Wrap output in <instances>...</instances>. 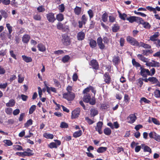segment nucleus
<instances>
[{"label": "nucleus", "instance_id": "1", "mask_svg": "<svg viewBox=\"0 0 160 160\" xmlns=\"http://www.w3.org/2000/svg\"><path fill=\"white\" fill-rule=\"evenodd\" d=\"M26 151H25L23 152H17L16 154L17 155L23 157L25 156L29 157L34 155V153H33V151L31 150L30 148H27Z\"/></svg>", "mask_w": 160, "mask_h": 160}, {"label": "nucleus", "instance_id": "2", "mask_svg": "<svg viewBox=\"0 0 160 160\" xmlns=\"http://www.w3.org/2000/svg\"><path fill=\"white\" fill-rule=\"evenodd\" d=\"M127 42L131 45L136 47L139 46V43L134 38L128 36L126 38Z\"/></svg>", "mask_w": 160, "mask_h": 160}, {"label": "nucleus", "instance_id": "3", "mask_svg": "<svg viewBox=\"0 0 160 160\" xmlns=\"http://www.w3.org/2000/svg\"><path fill=\"white\" fill-rule=\"evenodd\" d=\"M75 95L73 92H65L62 94V98L68 101H72L75 98Z\"/></svg>", "mask_w": 160, "mask_h": 160}, {"label": "nucleus", "instance_id": "4", "mask_svg": "<svg viewBox=\"0 0 160 160\" xmlns=\"http://www.w3.org/2000/svg\"><path fill=\"white\" fill-rule=\"evenodd\" d=\"M89 65L91 66V68L95 71H97L99 68V63L96 59H93L91 60Z\"/></svg>", "mask_w": 160, "mask_h": 160}, {"label": "nucleus", "instance_id": "5", "mask_svg": "<svg viewBox=\"0 0 160 160\" xmlns=\"http://www.w3.org/2000/svg\"><path fill=\"white\" fill-rule=\"evenodd\" d=\"M143 66L140 67V75L144 78H146L148 76H149V74H150V71L147 69L145 68Z\"/></svg>", "mask_w": 160, "mask_h": 160}, {"label": "nucleus", "instance_id": "6", "mask_svg": "<svg viewBox=\"0 0 160 160\" xmlns=\"http://www.w3.org/2000/svg\"><path fill=\"white\" fill-rule=\"evenodd\" d=\"M88 21V18L85 14L83 15L81 18V21H79L78 22V27L80 28L82 27L83 25H85Z\"/></svg>", "mask_w": 160, "mask_h": 160}, {"label": "nucleus", "instance_id": "7", "mask_svg": "<svg viewBox=\"0 0 160 160\" xmlns=\"http://www.w3.org/2000/svg\"><path fill=\"white\" fill-rule=\"evenodd\" d=\"M62 41L63 45L65 46H68L71 43V41L69 37L67 35H62Z\"/></svg>", "mask_w": 160, "mask_h": 160}, {"label": "nucleus", "instance_id": "8", "mask_svg": "<svg viewBox=\"0 0 160 160\" xmlns=\"http://www.w3.org/2000/svg\"><path fill=\"white\" fill-rule=\"evenodd\" d=\"M103 78L104 81L106 83L109 84L112 81V79L111 76L108 72H106L103 74Z\"/></svg>", "mask_w": 160, "mask_h": 160}, {"label": "nucleus", "instance_id": "9", "mask_svg": "<svg viewBox=\"0 0 160 160\" xmlns=\"http://www.w3.org/2000/svg\"><path fill=\"white\" fill-rule=\"evenodd\" d=\"M80 108H77L73 110L72 112L71 118L72 119H75L78 117L80 115Z\"/></svg>", "mask_w": 160, "mask_h": 160}, {"label": "nucleus", "instance_id": "10", "mask_svg": "<svg viewBox=\"0 0 160 160\" xmlns=\"http://www.w3.org/2000/svg\"><path fill=\"white\" fill-rule=\"evenodd\" d=\"M46 17L48 21L51 22H53L56 20L54 17V14L52 12H49L46 15Z\"/></svg>", "mask_w": 160, "mask_h": 160}, {"label": "nucleus", "instance_id": "11", "mask_svg": "<svg viewBox=\"0 0 160 160\" xmlns=\"http://www.w3.org/2000/svg\"><path fill=\"white\" fill-rule=\"evenodd\" d=\"M103 125L102 122L99 121L97 123V126L95 128V130L98 132V133L101 134L102 133V128Z\"/></svg>", "mask_w": 160, "mask_h": 160}, {"label": "nucleus", "instance_id": "12", "mask_svg": "<svg viewBox=\"0 0 160 160\" xmlns=\"http://www.w3.org/2000/svg\"><path fill=\"white\" fill-rule=\"evenodd\" d=\"M97 42L98 47L101 50L104 49L105 46L104 44L102 43V39L101 37L97 38Z\"/></svg>", "mask_w": 160, "mask_h": 160}, {"label": "nucleus", "instance_id": "13", "mask_svg": "<svg viewBox=\"0 0 160 160\" xmlns=\"http://www.w3.org/2000/svg\"><path fill=\"white\" fill-rule=\"evenodd\" d=\"M137 118L135 114H130L127 118V119L128 120V122L130 123H134L136 120Z\"/></svg>", "mask_w": 160, "mask_h": 160}, {"label": "nucleus", "instance_id": "14", "mask_svg": "<svg viewBox=\"0 0 160 160\" xmlns=\"http://www.w3.org/2000/svg\"><path fill=\"white\" fill-rule=\"evenodd\" d=\"M6 26L8 31V32L7 35V37L9 39H11L12 36L11 33L13 31L12 27L9 23L6 24Z\"/></svg>", "mask_w": 160, "mask_h": 160}, {"label": "nucleus", "instance_id": "15", "mask_svg": "<svg viewBox=\"0 0 160 160\" xmlns=\"http://www.w3.org/2000/svg\"><path fill=\"white\" fill-rule=\"evenodd\" d=\"M85 37V34L82 31L78 32L77 35V38L79 41L82 40L84 39Z\"/></svg>", "mask_w": 160, "mask_h": 160}, {"label": "nucleus", "instance_id": "16", "mask_svg": "<svg viewBox=\"0 0 160 160\" xmlns=\"http://www.w3.org/2000/svg\"><path fill=\"white\" fill-rule=\"evenodd\" d=\"M159 35L158 32H156L154 34L150 37L149 40L154 42L158 39V38Z\"/></svg>", "mask_w": 160, "mask_h": 160}, {"label": "nucleus", "instance_id": "17", "mask_svg": "<svg viewBox=\"0 0 160 160\" xmlns=\"http://www.w3.org/2000/svg\"><path fill=\"white\" fill-rule=\"evenodd\" d=\"M82 10V7L76 6L74 9V12L75 15H79L81 13Z\"/></svg>", "mask_w": 160, "mask_h": 160}, {"label": "nucleus", "instance_id": "18", "mask_svg": "<svg viewBox=\"0 0 160 160\" xmlns=\"http://www.w3.org/2000/svg\"><path fill=\"white\" fill-rule=\"evenodd\" d=\"M137 57L139 60L144 62H148L149 60V59H148V58H146L145 57H144L143 54H138Z\"/></svg>", "mask_w": 160, "mask_h": 160}, {"label": "nucleus", "instance_id": "19", "mask_svg": "<svg viewBox=\"0 0 160 160\" xmlns=\"http://www.w3.org/2000/svg\"><path fill=\"white\" fill-rule=\"evenodd\" d=\"M30 37L28 34H25L22 37V41L24 43H27L29 41Z\"/></svg>", "mask_w": 160, "mask_h": 160}, {"label": "nucleus", "instance_id": "20", "mask_svg": "<svg viewBox=\"0 0 160 160\" xmlns=\"http://www.w3.org/2000/svg\"><path fill=\"white\" fill-rule=\"evenodd\" d=\"M112 62L115 65H118L120 62L118 56H115L112 59Z\"/></svg>", "mask_w": 160, "mask_h": 160}, {"label": "nucleus", "instance_id": "21", "mask_svg": "<svg viewBox=\"0 0 160 160\" xmlns=\"http://www.w3.org/2000/svg\"><path fill=\"white\" fill-rule=\"evenodd\" d=\"M139 47H142L145 48L150 49L151 48V46L148 44H146L144 42H140L139 43Z\"/></svg>", "mask_w": 160, "mask_h": 160}, {"label": "nucleus", "instance_id": "22", "mask_svg": "<svg viewBox=\"0 0 160 160\" xmlns=\"http://www.w3.org/2000/svg\"><path fill=\"white\" fill-rule=\"evenodd\" d=\"M91 98V96L89 94L84 95L83 98V101L86 103H88Z\"/></svg>", "mask_w": 160, "mask_h": 160}, {"label": "nucleus", "instance_id": "23", "mask_svg": "<svg viewBox=\"0 0 160 160\" xmlns=\"http://www.w3.org/2000/svg\"><path fill=\"white\" fill-rule=\"evenodd\" d=\"M38 50L41 52H44L46 50L45 46L42 43L38 44Z\"/></svg>", "mask_w": 160, "mask_h": 160}, {"label": "nucleus", "instance_id": "24", "mask_svg": "<svg viewBox=\"0 0 160 160\" xmlns=\"http://www.w3.org/2000/svg\"><path fill=\"white\" fill-rule=\"evenodd\" d=\"M57 28L59 30H62V31H65V27L63 24H62L61 22H58L57 25Z\"/></svg>", "mask_w": 160, "mask_h": 160}, {"label": "nucleus", "instance_id": "25", "mask_svg": "<svg viewBox=\"0 0 160 160\" xmlns=\"http://www.w3.org/2000/svg\"><path fill=\"white\" fill-rule=\"evenodd\" d=\"M120 28V27L118 24H115L112 28V30L113 32H116L118 31Z\"/></svg>", "mask_w": 160, "mask_h": 160}, {"label": "nucleus", "instance_id": "26", "mask_svg": "<svg viewBox=\"0 0 160 160\" xmlns=\"http://www.w3.org/2000/svg\"><path fill=\"white\" fill-rule=\"evenodd\" d=\"M141 146L144 147L143 151L144 152H148L150 153H152V150L147 145H145L144 144H142Z\"/></svg>", "mask_w": 160, "mask_h": 160}, {"label": "nucleus", "instance_id": "27", "mask_svg": "<svg viewBox=\"0 0 160 160\" xmlns=\"http://www.w3.org/2000/svg\"><path fill=\"white\" fill-rule=\"evenodd\" d=\"M15 101L13 99H10L9 102L6 103V106L8 107H12L15 105Z\"/></svg>", "mask_w": 160, "mask_h": 160}, {"label": "nucleus", "instance_id": "28", "mask_svg": "<svg viewBox=\"0 0 160 160\" xmlns=\"http://www.w3.org/2000/svg\"><path fill=\"white\" fill-rule=\"evenodd\" d=\"M23 60L26 62H29L32 61V59L30 57H28L25 55L22 56Z\"/></svg>", "mask_w": 160, "mask_h": 160}, {"label": "nucleus", "instance_id": "29", "mask_svg": "<svg viewBox=\"0 0 160 160\" xmlns=\"http://www.w3.org/2000/svg\"><path fill=\"white\" fill-rule=\"evenodd\" d=\"M82 134V132L81 130L75 132L73 134V137L75 138H77L81 136Z\"/></svg>", "mask_w": 160, "mask_h": 160}, {"label": "nucleus", "instance_id": "30", "mask_svg": "<svg viewBox=\"0 0 160 160\" xmlns=\"http://www.w3.org/2000/svg\"><path fill=\"white\" fill-rule=\"evenodd\" d=\"M64 16L62 13H59L56 16V19L59 22H61L64 19Z\"/></svg>", "mask_w": 160, "mask_h": 160}, {"label": "nucleus", "instance_id": "31", "mask_svg": "<svg viewBox=\"0 0 160 160\" xmlns=\"http://www.w3.org/2000/svg\"><path fill=\"white\" fill-rule=\"evenodd\" d=\"M119 18L122 20H125L127 18V15L125 13H121L120 11H118Z\"/></svg>", "mask_w": 160, "mask_h": 160}, {"label": "nucleus", "instance_id": "32", "mask_svg": "<svg viewBox=\"0 0 160 160\" xmlns=\"http://www.w3.org/2000/svg\"><path fill=\"white\" fill-rule=\"evenodd\" d=\"M104 133L107 135L109 136L112 133L111 130L108 128H106L103 130Z\"/></svg>", "mask_w": 160, "mask_h": 160}, {"label": "nucleus", "instance_id": "33", "mask_svg": "<svg viewBox=\"0 0 160 160\" xmlns=\"http://www.w3.org/2000/svg\"><path fill=\"white\" fill-rule=\"evenodd\" d=\"M43 137L47 139H52L54 136L52 134L45 132L43 134Z\"/></svg>", "mask_w": 160, "mask_h": 160}, {"label": "nucleus", "instance_id": "34", "mask_svg": "<svg viewBox=\"0 0 160 160\" xmlns=\"http://www.w3.org/2000/svg\"><path fill=\"white\" fill-rule=\"evenodd\" d=\"M70 57L68 55H66L62 57V61L65 63L68 62L70 59Z\"/></svg>", "mask_w": 160, "mask_h": 160}, {"label": "nucleus", "instance_id": "35", "mask_svg": "<svg viewBox=\"0 0 160 160\" xmlns=\"http://www.w3.org/2000/svg\"><path fill=\"white\" fill-rule=\"evenodd\" d=\"M109 107V104L107 103H104L101 104V109L102 110H106Z\"/></svg>", "mask_w": 160, "mask_h": 160}, {"label": "nucleus", "instance_id": "36", "mask_svg": "<svg viewBox=\"0 0 160 160\" xmlns=\"http://www.w3.org/2000/svg\"><path fill=\"white\" fill-rule=\"evenodd\" d=\"M89 45L90 47L92 48H95L97 45L96 41L92 39H90L89 42Z\"/></svg>", "mask_w": 160, "mask_h": 160}, {"label": "nucleus", "instance_id": "37", "mask_svg": "<svg viewBox=\"0 0 160 160\" xmlns=\"http://www.w3.org/2000/svg\"><path fill=\"white\" fill-rule=\"evenodd\" d=\"M107 149L106 147H101L99 148L97 150V152L98 153H103L106 151Z\"/></svg>", "mask_w": 160, "mask_h": 160}, {"label": "nucleus", "instance_id": "38", "mask_svg": "<svg viewBox=\"0 0 160 160\" xmlns=\"http://www.w3.org/2000/svg\"><path fill=\"white\" fill-rule=\"evenodd\" d=\"M141 24L142 25L143 27L145 28L149 29L151 27V25L148 22H145L144 20Z\"/></svg>", "mask_w": 160, "mask_h": 160}, {"label": "nucleus", "instance_id": "39", "mask_svg": "<svg viewBox=\"0 0 160 160\" xmlns=\"http://www.w3.org/2000/svg\"><path fill=\"white\" fill-rule=\"evenodd\" d=\"M132 63L133 65L136 67H142L143 66H141L140 64L138 62H137L135 59H133L132 60Z\"/></svg>", "mask_w": 160, "mask_h": 160}, {"label": "nucleus", "instance_id": "40", "mask_svg": "<svg viewBox=\"0 0 160 160\" xmlns=\"http://www.w3.org/2000/svg\"><path fill=\"white\" fill-rule=\"evenodd\" d=\"M108 14L107 12L104 13L102 15V20L104 22H106L108 21Z\"/></svg>", "mask_w": 160, "mask_h": 160}, {"label": "nucleus", "instance_id": "41", "mask_svg": "<svg viewBox=\"0 0 160 160\" xmlns=\"http://www.w3.org/2000/svg\"><path fill=\"white\" fill-rule=\"evenodd\" d=\"M149 79V82L152 84H156L158 81V79L155 77H150Z\"/></svg>", "mask_w": 160, "mask_h": 160}, {"label": "nucleus", "instance_id": "42", "mask_svg": "<svg viewBox=\"0 0 160 160\" xmlns=\"http://www.w3.org/2000/svg\"><path fill=\"white\" fill-rule=\"evenodd\" d=\"M90 111V115L92 117H94L98 113V111L94 108L92 109Z\"/></svg>", "mask_w": 160, "mask_h": 160}, {"label": "nucleus", "instance_id": "43", "mask_svg": "<svg viewBox=\"0 0 160 160\" xmlns=\"http://www.w3.org/2000/svg\"><path fill=\"white\" fill-rule=\"evenodd\" d=\"M143 21V19L142 18L138 17H135V22H136L138 24H142V22Z\"/></svg>", "mask_w": 160, "mask_h": 160}, {"label": "nucleus", "instance_id": "44", "mask_svg": "<svg viewBox=\"0 0 160 160\" xmlns=\"http://www.w3.org/2000/svg\"><path fill=\"white\" fill-rule=\"evenodd\" d=\"M154 96L157 98L160 97V90L159 89H156L154 92Z\"/></svg>", "mask_w": 160, "mask_h": 160}, {"label": "nucleus", "instance_id": "45", "mask_svg": "<svg viewBox=\"0 0 160 160\" xmlns=\"http://www.w3.org/2000/svg\"><path fill=\"white\" fill-rule=\"evenodd\" d=\"M60 127L61 128H67L68 127V125L66 122H62L60 124Z\"/></svg>", "mask_w": 160, "mask_h": 160}, {"label": "nucleus", "instance_id": "46", "mask_svg": "<svg viewBox=\"0 0 160 160\" xmlns=\"http://www.w3.org/2000/svg\"><path fill=\"white\" fill-rule=\"evenodd\" d=\"M32 124V119H30L28 120L26 123L24 124V127L26 128L28 127L29 126Z\"/></svg>", "mask_w": 160, "mask_h": 160}, {"label": "nucleus", "instance_id": "47", "mask_svg": "<svg viewBox=\"0 0 160 160\" xmlns=\"http://www.w3.org/2000/svg\"><path fill=\"white\" fill-rule=\"evenodd\" d=\"M6 113L8 115H11L12 113V109L11 108H6L5 109Z\"/></svg>", "mask_w": 160, "mask_h": 160}, {"label": "nucleus", "instance_id": "48", "mask_svg": "<svg viewBox=\"0 0 160 160\" xmlns=\"http://www.w3.org/2000/svg\"><path fill=\"white\" fill-rule=\"evenodd\" d=\"M130 98L128 95L125 94L124 96V101L126 104H128L129 102Z\"/></svg>", "mask_w": 160, "mask_h": 160}, {"label": "nucleus", "instance_id": "49", "mask_svg": "<svg viewBox=\"0 0 160 160\" xmlns=\"http://www.w3.org/2000/svg\"><path fill=\"white\" fill-rule=\"evenodd\" d=\"M36 108V106L35 105H33L29 109V114H32L33 112L35 111Z\"/></svg>", "mask_w": 160, "mask_h": 160}, {"label": "nucleus", "instance_id": "50", "mask_svg": "<svg viewBox=\"0 0 160 160\" xmlns=\"http://www.w3.org/2000/svg\"><path fill=\"white\" fill-rule=\"evenodd\" d=\"M142 102H143L145 103L148 104H149L151 103L150 101L144 97H142L141 98L140 102L141 103Z\"/></svg>", "mask_w": 160, "mask_h": 160}, {"label": "nucleus", "instance_id": "51", "mask_svg": "<svg viewBox=\"0 0 160 160\" xmlns=\"http://www.w3.org/2000/svg\"><path fill=\"white\" fill-rule=\"evenodd\" d=\"M48 146L50 148L52 149L53 148H57L58 147V146L56 143L54 142H52L50 143L48 145Z\"/></svg>", "mask_w": 160, "mask_h": 160}, {"label": "nucleus", "instance_id": "52", "mask_svg": "<svg viewBox=\"0 0 160 160\" xmlns=\"http://www.w3.org/2000/svg\"><path fill=\"white\" fill-rule=\"evenodd\" d=\"M152 62H154V63H152L151 67H159L160 66V64L159 62L154 60H152Z\"/></svg>", "mask_w": 160, "mask_h": 160}, {"label": "nucleus", "instance_id": "53", "mask_svg": "<svg viewBox=\"0 0 160 160\" xmlns=\"http://www.w3.org/2000/svg\"><path fill=\"white\" fill-rule=\"evenodd\" d=\"M135 17L136 16H130L128 18H127V20H128L129 22L132 23L135 22Z\"/></svg>", "mask_w": 160, "mask_h": 160}, {"label": "nucleus", "instance_id": "54", "mask_svg": "<svg viewBox=\"0 0 160 160\" xmlns=\"http://www.w3.org/2000/svg\"><path fill=\"white\" fill-rule=\"evenodd\" d=\"M44 83L45 86L47 89V92L49 94H50L51 93V87H49L48 86L47 82L46 81H45L44 82Z\"/></svg>", "mask_w": 160, "mask_h": 160}, {"label": "nucleus", "instance_id": "55", "mask_svg": "<svg viewBox=\"0 0 160 160\" xmlns=\"http://www.w3.org/2000/svg\"><path fill=\"white\" fill-rule=\"evenodd\" d=\"M33 18L34 19L37 21H40L41 19V17L40 15L38 14L34 15Z\"/></svg>", "mask_w": 160, "mask_h": 160}, {"label": "nucleus", "instance_id": "56", "mask_svg": "<svg viewBox=\"0 0 160 160\" xmlns=\"http://www.w3.org/2000/svg\"><path fill=\"white\" fill-rule=\"evenodd\" d=\"M88 13L89 17L90 20L94 16V13L92 10L91 9H89L88 11Z\"/></svg>", "mask_w": 160, "mask_h": 160}, {"label": "nucleus", "instance_id": "57", "mask_svg": "<svg viewBox=\"0 0 160 160\" xmlns=\"http://www.w3.org/2000/svg\"><path fill=\"white\" fill-rule=\"evenodd\" d=\"M0 12L1 14L4 18H6L8 17V14L5 10H1Z\"/></svg>", "mask_w": 160, "mask_h": 160}, {"label": "nucleus", "instance_id": "58", "mask_svg": "<svg viewBox=\"0 0 160 160\" xmlns=\"http://www.w3.org/2000/svg\"><path fill=\"white\" fill-rule=\"evenodd\" d=\"M89 102L90 104L92 105H94L96 104V99L94 97H92V98H91Z\"/></svg>", "mask_w": 160, "mask_h": 160}, {"label": "nucleus", "instance_id": "59", "mask_svg": "<svg viewBox=\"0 0 160 160\" xmlns=\"http://www.w3.org/2000/svg\"><path fill=\"white\" fill-rule=\"evenodd\" d=\"M58 9L61 12H63L65 10V7L63 4H62L59 6Z\"/></svg>", "mask_w": 160, "mask_h": 160}, {"label": "nucleus", "instance_id": "60", "mask_svg": "<svg viewBox=\"0 0 160 160\" xmlns=\"http://www.w3.org/2000/svg\"><path fill=\"white\" fill-rule=\"evenodd\" d=\"M154 139L158 142H160V135H158L157 133H155Z\"/></svg>", "mask_w": 160, "mask_h": 160}, {"label": "nucleus", "instance_id": "61", "mask_svg": "<svg viewBox=\"0 0 160 160\" xmlns=\"http://www.w3.org/2000/svg\"><path fill=\"white\" fill-rule=\"evenodd\" d=\"M37 10L39 12H42L45 11V9L42 6H39L37 8Z\"/></svg>", "mask_w": 160, "mask_h": 160}, {"label": "nucleus", "instance_id": "62", "mask_svg": "<svg viewBox=\"0 0 160 160\" xmlns=\"http://www.w3.org/2000/svg\"><path fill=\"white\" fill-rule=\"evenodd\" d=\"M85 119L87 121L88 124L89 125L92 124L94 122L93 121L90 119L88 117H86Z\"/></svg>", "mask_w": 160, "mask_h": 160}, {"label": "nucleus", "instance_id": "63", "mask_svg": "<svg viewBox=\"0 0 160 160\" xmlns=\"http://www.w3.org/2000/svg\"><path fill=\"white\" fill-rule=\"evenodd\" d=\"M154 44L156 45V47L159 48L160 47V40L157 39L155 41H154Z\"/></svg>", "mask_w": 160, "mask_h": 160}, {"label": "nucleus", "instance_id": "64", "mask_svg": "<svg viewBox=\"0 0 160 160\" xmlns=\"http://www.w3.org/2000/svg\"><path fill=\"white\" fill-rule=\"evenodd\" d=\"M152 122L154 124L158 125H160L159 122L156 118H152Z\"/></svg>", "mask_w": 160, "mask_h": 160}]
</instances>
